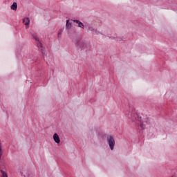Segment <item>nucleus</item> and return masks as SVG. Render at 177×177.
Here are the masks:
<instances>
[{
    "label": "nucleus",
    "mask_w": 177,
    "mask_h": 177,
    "mask_svg": "<svg viewBox=\"0 0 177 177\" xmlns=\"http://www.w3.org/2000/svg\"><path fill=\"white\" fill-rule=\"evenodd\" d=\"M125 115L129 120H131V121H140V122H142V117L139 116V115L136 113V111H135L133 109L126 111Z\"/></svg>",
    "instance_id": "1"
},
{
    "label": "nucleus",
    "mask_w": 177,
    "mask_h": 177,
    "mask_svg": "<svg viewBox=\"0 0 177 177\" xmlns=\"http://www.w3.org/2000/svg\"><path fill=\"white\" fill-rule=\"evenodd\" d=\"M76 46L78 49H80V50H82V49L88 50V49H90L91 48L88 43L81 40H79L76 42Z\"/></svg>",
    "instance_id": "2"
},
{
    "label": "nucleus",
    "mask_w": 177,
    "mask_h": 177,
    "mask_svg": "<svg viewBox=\"0 0 177 177\" xmlns=\"http://www.w3.org/2000/svg\"><path fill=\"white\" fill-rule=\"evenodd\" d=\"M107 143L111 150H114V146H115V140L113 136H108L106 138Z\"/></svg>",
    "instance_id": "3"
},
{
    "label": "nucleus",
    "mask_w": 177,
    "mask_h": 177,
    "mask_svg": "<svg viewBox=\"0 0 177 177\" xmlns=\"http://www.w3.org/2000/svg\"><path fill=\"white\" fill-rule=\"evenodd\" d=\"M73 23H76V24H77V26L80 27V28H85V26L84 25V24L82 22H81L80 20L77 19H73Z\"/></svg>",
    "instance_id": "4"
},
{
    "label": "nucleus",
    "mask_w": 177,
    "mask_h": 177,
    "mask_svg": "<svg viewBox=\"0 0 177 177\" xmlns=\"http://www.w3.org/2000/svg\"><path fill=\"white\" fill-rule=\"evenodd\" d=\"M37 48H39V49L41 48V53H42L44 57H45V52H44L45 50L44 49V46H42V43H40V41H37Z\"/></svg>",
    "instance_id": "5"
},
{
    "label": "nucleus",
    "mask_w": 177,
    "mask_h": 177,
    "mask_svg": "<svg viewBox=\"0 0 177 177\" xmlns=\"http://www.w3.org/2000/svg\"><path fill=\"white\" fill-rule=\"evenodd\" d=\"M54 142H55V143H60V137H59V135H57V133H55L53 136Z\"/></svg>",
    "instance_id": "6"
},
{
    "label": "nucleus",
    "mask_w": 177,
    "mask_h": 177,
    "mask_svg": "<svg viewBox=\"0 0 177 177\" xmlns=\"http://www.w3.org/2000/svg\"><path fill=\"white\" fill-rule=\"evenodd\" d=\"M23 23H24L26 28H28V26H30V18L26 17L23 19Z\"/></svg>",
    "instance_id": "7"
},
{
    "label": "nucleus",
    "mask_w": 177,
    "mask_h": 177,
    "mask_svg": "<svg viewBox=\"0 0 177 177\" xmlns=\"http://www.w3.org/2000/svg\"><path fill=\"white\" fill-rule=\"evenodd\" d=\"M73 26L71 25V23L68 19L66 20V28H68V30H70Z\"/></svg>",
    "instance_id": "8"
},
{
    "label": "nucleus",
    "mask_w": 177,
    "mask_h": 177,
    "mask_svg": "<svg viewBox=\"0 0 177 177\" xmlns=\"http://www.w3.org/2000/svg\"><path fill=\"white\" fill-rule=\"evenodd\" d=\"M10 8L12 10H17V3L14 2Z\"/></svg>",
    "instance_id": "9"
},
{
    "label": "nucleus",
    "mask_w": 177,
    "mask_h": 177,
    "mask_svg": "<svg viewBox=\"0 0 177 177\" xmlns=\"http://www.w3.org/2000/svg\"><path fill=\"white\" fill-rule=\"evenodd\" d=\"M0 172L1 174V177H8V173L3 170H0Z\"/></svg>",
    "instance_id": "10"
},
{
    "label": "nucleus",
    "mask_w": 177,
    "mask_h": 177,
    "mask_svg": "<svg viewBox=\"0 0 177 177\" xmlns=\"http://www.w3.org/2000/svg\"><path fill=\"white\" fill-rule=\"evenodd\" d=\"M140 127L142 128V129H146V125H145V124H143V120H142V122H140Z\"/></svg>",
    "instance_id": "11"
},
{
    "label": "nucleus",
    "mask_w": 177,
    "mask_h": 177,
    "mask_svg": "<svg viewBox=\"0 0 177 177\" xmlns=\"http://www.w3.org/2000/svg\"><path fill=\"white\" fill-rule=\"evenodd\" d=\"M33 39H35L37 42H39V39H38V37H37V35H32Z\"/></svg>",
    "instance_id": "12"
},
{
    "label": "nucleus",
    "mask_w": 177,
    "mask_h": 177,
    "mask_svg": "<svg viewBox=\"0 0 177 177\" xmlns=\"http://www.w3.org/2000/svg\"><path fill=\"white\" fill-rule=\"evenodd\" d=\"M1 157H2V144L0 142V160Z\"/></svg>",
    "instance_id": "13"
},
{
    "label": "nucleus",
    "mask_w": 177,
    "mask_h": 177,
    "mask_svg": "<svg viewBox=\"0 0 177 177\" xmlns=\"http://www.w3.org/2000/svg\"><path fill=\"white\" fill-rule=\"evenodd\" d=\"M88 31H95V28L92 26H88Z\"/></svg>",
    "instance_id": "14"
},
{
    "label": "nucleus",
    "mask_w": 177,
    "mask_h": 177,
    "mask_svg": "<svg viewBox=\"0 0 177 177\" xmlns=\"http://www.w3.org/2000/svg\"><path fill=\"white\" fill-rule=\"evenodd\" d=\"M95 34H97V35H99V34H102V32H100L99 30H97V29H95Z\"/></svg>",
    "instance_id": "15"
},
{
    "label": "nucleus",
    "mask_w": 177,
    "mask_h": 177,
    "mask_svg": "<svg viewBox=\"0 0 177 177\" xmlns=\"http://www.w3.org/2000/svg\"><path fill=\"white\" fill-rule=\"evenodd\" d=\"M118 41H122V39L118 37Z\"/></svg>",
    "instance_id": "16"
},
{
    "label": "nucleus",
    "mask_w": 177,
    "mask_h": 177,
    "mask_svg": "<svg viewBox=\"0 0 177 177\" xmlns=\"http://www.w3.org/2000/svg\"><path fill=\"white\" fill-rule=\"evenodd\" d=\"M58 35H62V31L58 32Z\"/></svg>",
    "instance_id": "17"
},
{
    "label": "nucleus",
    "mask_w": 177,
    "mask_h": 177,
    "mask_svg": "<svg viewBox=\"0 0 177 177\" xmlns=\"http://www.w3.org/2000/svg\"><path fill=\"white\" fill-rule=\"evenodd\" d=\"M9 1H10V0H6V2H9Z\"/></svg>",
    "instance_id": "18"
}]
</instances>
